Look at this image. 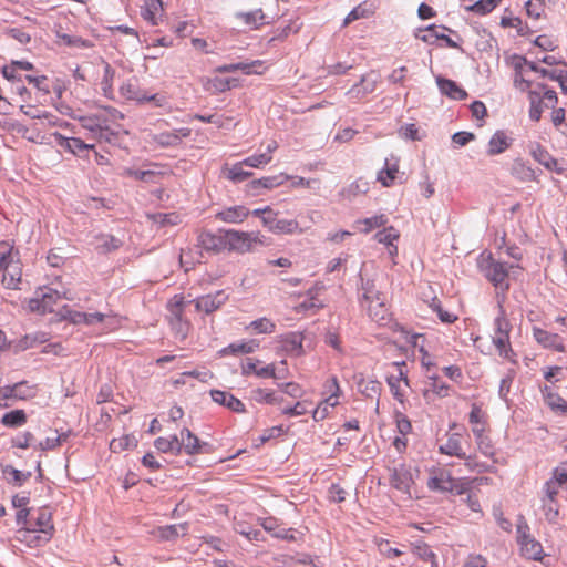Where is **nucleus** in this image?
<instances>
[{
    "label": "nucleus",
    "mask_w": 567,
    "mask_h": 567,
    "mask_svg": "<svg viewBox=\"0 0 567 567\" xmlns=\"http://www.w3.org/2000/svg\"><path fill=\"white\" fill-rule=\"evenodd\" d=\"M515 86L520 91H528L530 100V118L538 121L545 109L551 110L557 105L558 99L556 92L546 89L543 84H537L533 89V81L524 78L523 71H518L514 79Z\"/></svg>",
    "instance_id": "f257e3e1"
},
{
    "label": "nucleus",
    "mask_w": 567,
    "mask_h": 567,
    "mask_svg": "<svg viewBox=\"0 0 567 567\" xmlns=\"http://www.w3.org/2000/svg\"><path fill=\"white\" fill-rule=\"evenodd\" d=\"M0 249H2V284L8 289H18L22 276L20 254L7 241L0 243Z\"/></svg>",
    "instance_id": "f03ea898"
},
{
    "label": "nucleus",
    "mask_w": 567,
    "mask_h": 567,
    "mask_svg": "<svg viewBox=\"0 0 567 567\" xmlns=\"http://www.w3.org/2000/svg\"><path fill=\"white\" fill-rule=\"evenodd\" d=\"M512 328V323L507 319V316H496L493 323L492 342L501 358L515 362L516 353L514 352L509 340Z\"/></svg>",
    "instance_id": "7ed1b4c3"
},
{
    "label": "nucleus",
    "mask_w": 567,
    "mask_h": 567,
    "mask_svg": "<svg viewBox=\"0 0 567 567\" xmlns=\"http://www.w3.org/2000/svg\"><path fill=\"white\" fill-rule=\"evenodd\" d=\"M227 249L238 254H246L252 250L255 244H262V236L259 231L246 233L235 229L225 230Z\"/></svg>",
    "instance_id": "20e7f679"
},
{
    "label": "nucleus",
    "mask_w": 567,
    "mask_h": 567,
    "mask_svg": "<svg viewBox=\"0 0 567 567\" xmlns=\"http://www.w3.org/2000/svg\"><path fill=\"white\" fill-rule=\"evenodd\" d=\"M427 487L436 492H455L458 495L465 493L466 487L458 484L451 475V472L444 468L434 470L427 481Z\"/></svg>",
    "instance_id": "39448f33"
},
{
    "label": "nucleus",
    "mask_w": 567,
    "mask_h": 567,
    "mask_svg": "<svg viewBox=\"0 0 567 567\" xmlns=\"http://www.w3.org/2000/svg\"><path fill=\"white\" fill-rule=\"evenodd\" d=\"M184 299L183 297L175 296L168 303L169 311V324L176 337L184 340L187 337L189 323L183 319L184 312Z\"/></svg>",
    "instance_id": "423d86ee"
},
{
    "label": "nucleus",
    "mask_w": 567,
    "mask_h": 567,
    "mask_svg": "<svg viewBox=\"0 0 567 567\" xmlns=\"http://www.w3.org/2000/svg\"><path fill=\"white\" fill-rule=\"evenodd\" d=\"M514 266L509 267L505 262L496 261L489 258L487 265L483 268L484 276L493 284L496 289H509L508 270Z\"/></svg>",
    "instance_id": "0eeeda50"
},
{
    "label": "nucleus",
    "mask_w": 567,
    "mask_h": 567,
    "mask_svg": "<svg viewBox=\"0 0 567 567\" xmlns=\"http://www.w3.org/2000/svg\"><path fill=\"white\" fill-rule=\"evenodd\" d=\"M375 300H385V293L379 289L375 279L365 278L360 274V287L358 292L360 306H364L367 302H374Z\"/></svg>",
    "instance_id": "6e6552de"
},
{
    "label": "nucleus",
    "mask_w": 567,
    "mask_h": 567,
    "mask_svg": "<svg viewBox=\"0 0 567 567\" xmlns=\"http://www.w3.org/2000/svg\"><path fill=\"white\" fill-rule=\"evenodd\" d=\"M289 179V175L280 173L274 176H266L258 179H252L246 185V192L250 196H258L261 194V189H274L282 185Z\"/></svg>",
    "instance_id": "1a4fd4ad"
},
{
    "label": "nucleus",
    "mask_w": 567,
    "mask_h": 567,
    "mask_svg": "<svg viewBox=\"0 0 567 567\" xmlns=\"http://www.w3.org/2000/svg\"><path fill=\"white\" fill-rule=\"evenodd\" d=\"M264 218V227L275 234H293L299 229V224L295 219H279L278 213L274 209Z\"/></svg>",
    "instance_id": "9d476101"
},
{
    "label": "nucleus",
    "mask_w": 567,
    "mask_h": 567,
    "mask_svg": "<svg viewBox=\"0 0 567 567\" xmlns=\"http://www.w3.org/2000/svg\"><path fill=\"white\" fill-rule=\"evenodd\" d=\"M444 31H451L446 27L429 25L423 30H419L417 38L427 44H434L436 40H443L449 48L457 49L458 44L453 41Z\"/></svg>",
    "instance_id": "9b49d317"
},
{
    "label": "nucleus",
    "mask_w": 567,
    "mask_h": 567,
    "mask_svg": "<svg viewBox=\"0 0 567 567\" xmlns=\"http://www.w3.org/2000/svg\"><path fill=\"white\" fill-rule=\"evenodd\" d=\"M228 299V295L224 290H218L215 293L202 296L192 302L195 303L197 311H203L209 315L219 309Z\"/></svg>",
    "instance_id": "f8f14e48"
},
{
    "label": "nucleus",
    "mask_w": 567,
    "mask_h": 567,
    "mask_svg": "<svg viewBox=\"0 0 567 567\" xmlns=\"http://www.w3.org/2000/svg\"><path fill=\"white\" fill-rule=\"evenodd\" d=\"M33 526L35 527L42 536L37 537V544L39 543H48L53 533V524H52V514L47 507H42L38 511V515L34 520H32Z\"/></svg>",
    "instance_id": "ddd939ff"
},
{
    "label": "nucleus",
    "mask_w": 567,
    "mask_h": 567,
    "mask_svg": "<svg viewBox=\"0 0 567 567\" xmlns=\"http://www.w3.org/2000/svg\"><path fill=\"white\" fill-rule=\"evenodd\" d=\"M181 452L184 450L188 455L207 453L208 443H200L199 439L188 429L184 427L179 434Z\"/></svg>",
    "instance_id": "4468645a"
},
{
    "label": "nucleus",
    "mask_w": 567,
    "mask_h": 567,
    "mask_svg": "<svg viewBox=\"0 0 567 567\" xmlns=\"http://www.w3.org/2000/svg\"><path fill=\"white\" fill-rule=\"evenodd\" d=\"M198 243L203 249L215 254H218L227 249L224 229H219L217 234H213L209 231L202 233L198 236Z\"/></svg>",
    "instance_id": "2eb2a0df"
},
{
    "label": "nucleus",
    "mask_w": 567,
    "mask_h": 567,
    "mask_svg": "<svg viewBox=\"0 0 567 567\" xmlns=\"http://www.w3.org/2000/svg\"><path fill=\"white\" fill-rule=\"evenodd\" d=\"M141 16L151 25H158L164 17L162 0H141Z\"/></svg>",
    "instance_id": "dca6fc26"
},
{
    "label": "nucleus",
    "mask_w": 567,
    "mask_h": 567,
    "mask_svg": "<svg viewBox=\"0 0 567 567\" xmlns=\"http://www.w3.org/2000/svg\"><path fill=\"white\" fill-rule=\"evenodd\" d=\"M533 336H534L535 340L539 344H542L544 348L553 349L558 352L565 351V346H564L563 339L557 333H551L544 329L534 327Z\"/></svg>",
    "instance_id": "f3484780"
},
{
    "label": "nucleus",
    "mask_w": 567,
    "mask_h": 567,
    "mask_svg": "<svg viewBox=\"0 0 567 567\" xmlns=\"http://www.w3.org/2000/svg\"><path fill=\"white\" fill-rule=\"evenodd\" d=\"M210 396L215 403L223 405L233 412L244 413L246 411L245 404L229 392L212 390Z\"/></svg>",
    "instance_id": "a211bd4d"
},
{
    "label": "nucleus",
    "mask_w": 567,
    "mask_h": 567,
    "mask_svg": "<svg viewBox=\"0 0 567 567\" xmlns=\"http://www.w3.org/2000/svg\"><path fill=\"white\" fill-rule=\"evenodd\" d=\"M436 84L440 92L452 100L462 101L468 96L467 92L453 80L436 76Z\"/></svg>",
    "instance_id": "6ab92c4d"
},
{
    "label": "nucleus",
    "mask_w": 567,
    "mask_h": 567,
    "mask_svg": "<svg viewBox=\"0 0 567 567\" xmlns=\"http://www.w3.org/2000/svg\"><path fill=\"white\" fill-rule=\"evenodd\" d=\"M391 485L398 491L411 494L413 478L411 472L405 466L395 467L391 474Z\"/></svg>",
    "instance_id": "aec40b11"
},
{
    "label": "nucleus",
    "mask_w": 567,
    "mask_h": 567,
    "mask_svg": "<svg viewBox=\"0 0 567 567\" xmlns=\"http://www.w3.org/2000/svg\"><path fill=\"white\" fill-rule=\"evenodd\" d=\"M249 214L250 210L247 207L238 205L218 212L215 217L224 223L239 224L243 223Z\"/></svg>",
    "instance_id": "412c9836"
},
{
    "label": "nucleus",
    "mask_w": 567,
    "mask_h": 567,
    "mask_svg": "<svg viewBox=\"0 0 567 567\" xmlns=\"http://www.w3.org/2000/svg\"><path fill=\"white\" fill-rule=\"evenodd\" d=\"M462 433L453 432L449 434L444 444L439 446V452L449 456L465 457V452L462 447Z\"/></svg>",
    "instance_id": "4be33fe9"
},
{
    "label": "nucleus",
    "mask_w": 567,
    "mask_h": 567,
    "mask_svg": "<svg viewBox=\"0 0 567 567\" xmlns=\"http://www.w3.org/2000/svg\"><path fill=\"white\" fill-rule=\"evenodd\" d=\"M395 367H398L399 369V375L395 377V375H389L386 378V382L390 386V390L393 394V396L399 401V402H403V398H404V394L402 393L401 391V388H400V382L403 381L405 383V385H409V380H408V377L405 374V372L403 371V368L406 365V363L404 361H401V362H394L393 363Z\"/></svg>",
    "instance_id": "5701e85b"
},
{
    "label": "nucleus",
    "mask_w": 567,
    "mask_h": 567,
    "mask_svg": "<svg viewBox=\"0 0 567 567\" xmlns=\"http://www.w3.org/2000/svg\"><path fill=\"white\" fill-rule=\"evenodd\" d=\"M364 309L370 319L378 323H383L389 319V309L385 300H375L374 302H367L364 306H360Z\"/></svg>",
    "instance_id": "b1692460"
},
{
    "label": "nucleus",
    "mask_w": 567,
    "mask_h": 567,
    "mask_svg": "<svg viewBox=\"0 0 567 567\" xmlns=\"http://www.w3.org/2000/svg\"><path fill=\"white\" fill-rule=\"evenodd\" d=\"M354 381L357 384V388L360 393H362L364 396L370 399H377V402H379V396L381 393L382 384L377 380H369L367 381L363 377V374H357L354 375Z\"/></svg>",
    "instance_id": "393cba45"
},
{
    "label": "nucleus",
    "mask_w": 567,
    "mask_h": 567,
    "mask_svg": "<svg viewBox=\"0 0 567 567\" xmlns=\"http://www.w3.org/2000/svg\"><path fill=\"white\" fill-rule=\"evenodd\" d=\"M520 551L524 557L532 560H542L543 559V546L542 544L533 538L532 536H524V540L519 543Z\"/></svg>",
    "instance_id": "a878e982"
},
{
    "label": "nucleus",
    "mask_w": 567,
    "mask_h": 567,
    "mask_svg": "<svg viewBox=\"0 0 567 567\" xmlns=\"http://www.w3.org/2000/svg\"><path fill=\"white\" fill-rule=\"evenodd\" d=\"M303 337L299 332H289L282 337L281 343L284 350L295 357H300L303 354V346H302Z\"/></svg>",
    "instance_id": "bb28decb"
},
{
    "label": "nucleus",
    "mask_w": 567,
    "mask_h": 567,
    "mask_svg": "<svg viewBox=\"0 0 567 567\" xmlns=\"http://www.w3.org/2000/svg\"><path fill=\"white\" fill-rule=\"evenodd\" d=\"M369 188H370V185L367 181H364L363 178H358L357 181H354L347 187H343L339 192V196L342 199L351 202L357 196L367 194L369 192Z\"/></svg>",
    "instance_id": "cd10ccee"
},
{
    "label": "nucleus",
    "mask_w": 567,
    "mask_h": 567,
    "mask_svg": "<svg viewBox=\"0 0 567 567\" xmlns=\"http://www.w3.org/2000/svg\"><path fill=\"white\" fill-rule=\"evenodd\" d=\"M237 19H239L245 25L252 30H257L260 27L267 23L266 14L261 9H256L249 12H239L236 14Z\"/></svg>",
    "instance_id": "c85d7f7f"
},
{
    "label": "nucleus",
    "mask_w": 567,
    "mask_h": 567,
    "mask_svg": "<svg viewBox=\"0 0 567 567\" xmlns=\"http://www.w3.org/2000/svg\"><path fill=\"white\" fill-rule=\"evenodd\" d=\"M1 472L3 478L11 485L22 486L30 477L31 472H22L14 468L12 465H2Z\"/></svg>",
    "instance_id": "c756f323"
},
{
    "label": "nucleus",
    "mask_w": 567,
    "mask_h": 567,
    "mask_svg": "<svg viewBox=\"0 0 567 567\" xmlns=\"http://www.w3.org/2000/svg\"><path fill=\"white\" fill-rule=\"evenodd\" d=\"M529 69L534 71L536 74H539L540 78H548L553 81H557L560 84V87L564 92L567 93V73L564 70H546L544 68H539L534 63L528 64Z\"/></svg>",
    "instance_id": "7c9ffc66"
},
{
    "label": "nucleus",
    "mask_w": 567,
    "mask_h": 567,
    "mask_svg": "<svg viewBox=\"0 0 567 567\" xmlns=\"http://www.w3.org/2000/svg\"><path fill=\"white\" fill-rule=\"evenodd\" d=\"M121 94L131 101L148 102L155 100L156 95H150L145 91L127 82L121 86Z\"/></svg>",
    "instance_id": "2f4dec72"
},
{
    "label": "nucleus",
    "mask_w": 567,
    "mask_h": 567,
    "mask_svg": "<svg viewBox=\"0 0 567 567\" xmlns=\"http://www.w3.org/2000/svg\"><path fill=\"white\" fill-rule=\"evenodd\" d=\"M95 249L100 254H109L117 250L122 246V241L113 235L100 234L95 236Z\"/></svg>",
    "instance_id": "473e14b6"
},
{
    "label": "nucleus",
    "mask_w": 567,
    "mask_h": 567,
    "mask_svg": "<svg viewBox=\"0 0 567 567\" xmlns=\"http://www.w3.org/2000/svg\"><path fill=\"white\" fill-rule=\"evenodd\" d=\"M258 348V343L254 340L246 341V342H236L231 343L226 348H223L219 351V354L221 357L229 355V354H248L255 352V350Z\"/></svg>",
    "instance_id": "72a5a7b5"
},
{
    "label": "nucleus",
    "mask_w": 567,
    "mask_h": 567,
    "mask_svg": "<svg viewBox=\"0 0 567 567\" xmlns=\"http://www.w3.org/2000/svg\"><path fill=\"white\" fill-rule=\"evenodd\" d=\"M226 78L218 75L207 76L202 79V84L205 91L210 94L224 93L229 90Z\"/></svg>",
    "instance_id": "f704fd0d"
},
{
    "label": "nucleus",
    "mask_w": 567,
    "mask_h": 567,
    "mask_svg": "<svg viewBox=\"0 0 567 567\" xmlns=\"http://www.w3.org/2000/svg\"><path fill=\"white\" fill-rule=\"evenodd\" d=\"M154 446L162 453H172L175 455L181 454L179 437L173 435L171 437H157L154 441Z\"/></svg>",
    "instance_id": "c9c22d12"
},
{
    "label": "nucleus",
    "mask_w": 567,
    "mask_h": 567,
    "mask_svg": "<svg viewBox=\"0 0 567 567\" xmlns=\"http://www.w3.org/2000/svg\"><path fill=\"white\" fill-rule=\"evenodd\" d=\"M276 145L271 146L268 144L267 150L265 152L254 154L243 161L246 166L259 168L261 166L267 165L271 161V154L276 150Z\"/></svg>",
    "instance_id": "e433bc0d"
},
{
    "label": "nucleus",
    "mask_w": 567,
    "mask_h": 567,
    "mask_svg": "<svg viewBox=\"0 0 567 567\" xmlns=\"http://www.w3.org/2000/svg\"><path fill=\"white\" fill-rule=\"evenodd\" d=\"M501 24L505 28L515 29L520 37H529L534 33V30L518 17H505Z\"/></svg>",
    "instance_id": "4c0bfd02"
},
{
    "label": "nucleus",
    "mask_w": 567,
    "mask_h": 567,
    "mask_svg": "<svg viewBox=\"0 0 567 567\" xmlns=\"http://www.w3.org/2000/svg\"><path fill=\"white\" fill-rule=\"evenodd\" d=\"M188 526L186 523L178 525H167L157 529V536L163 540H173L181 535H185Z\"/></svg>",
    "instance_id": "58836bf2"
},
{
    "label": "nucleus",
    "mask_w": 567,
    "mask_h": 567,
    "mask_svg": "<svg viewBox=\"0 0 567 567\" xmlns=\"http://www.w3.org/2000/svg\"><path fill=\"white\" fill-rule=\"evenodd\" d=\"M29 509L28 508H18L16 520L21 528L18 530V534L23 536L24 538L32 534L35 529L32 527V519H29Z\"/></svg>",
    "instance_id": "ea45409f"
},
{
    "label": "nucleus",
    "mask_w": 567,
    "mask_h": 567,
    "mask_svg": "<svg viewBox=\"0 0 567 567\" xmlns=\"http://www.w3.org/2000/svg\"><path fill=\"white\" fill-rule=\"evenodd\" d=\"M533 155L535 159L543 164L546 168L556 171L558 173L563 172V168L558 166L557 159H555L547 151L543 150L539 145L535 151H533Z\"/></svg>",
    "instance_id": "a19ab883"
},
{
    "label": "nucleus",
    "mask_w": 567,
    "mask_h": 567,
    "mask_svg": "<svg viewBox=\"0 0 567 567\" xmlns=\"http://www.w3.org/2000/svg\"><path fill=\"white\" fill-rule=\"evenodd\" d=\"M1 423L7 427H20L27 423V414L23 410L7 412L2 416Z\"/></svg>",
    "instance_id": "79ce46f5"
},
{
    "label": "nucleus",
    "mask_w": 567,
    "mask_h": 567,
    "mask_svg": "<svg viewBox=\"0 0 567 567\" xmlns=\"http://www.w3.org/2000/svg\"><path fill=\"white\" fill-rule=\"evenodd\" d=\"M25 386V382H18L13 385H6L0 389V405L2 401L10 398L27 399L30 396L28 392H17V390Z\"/></svg>",
    "instance_id": "37998d69"
},
{
    "label": "nucleus",
    "mask_w": 567,
    "mask_h": 567,
    "mask_svg": "<svg viewBox=\"0 0 567 567\" xmlns=\"http://www.w3.org/2000/svg\"><path fill=\"white\" fill-rule=\"evenodd\" d=\"M244 166L246 165L241 161L239 163L234 164L230 168H226V177L235 183L244 182L251 175L250 172L244 169Z\"/></svg>",
    "instance_id": "c03bdc74"
},
{
    "label": "nucleus",
    "mask_w": 567,
    "mask_h": 567,
    "mask_svg": "<svg viewBox=\"0 0 567 567\" xmlns=\"http://www.w3.org/2000/svg\"><path fill=\"white\" fill-rule=\"evenodd\" d=\"M374 13L372 8L367 7L365 4H359L355 8H353L344 18L343 20V27L349 25L355 20L369 18Z\"/></svg>",
    "instance_id": "a18cd8bd"
},
{
    "label": "nucleus",
    "mask_w": 567,
    "mask_h": 567,
    "mask_svg": "<svg viewBox=\"0 0 567 567\" xmlns=\"http://www.w3.org/2000/svg\"><path fill=\"white\" fill-rule=\"evenodd\" d=\"M542 508L546 520L549 524H556L558 522L559 516V506L557 501L542 499Z\"/></svg>",
    "instance_id": "49530a36"
},
{
    "label": "nucleus",
    "mask_w": 567,
    "mask_h": 567,
    "mask_svg": "<svg viewBox=\"0 0 567 567\" xmlns=\"http://www.w3.org/2000/svg\"><path fill=\"white\" fill-rule=\"evenodd\" d=\"M251 398L258 403L279 404L282 398H278L274 392L265 389H256L251 391Z\"/></svg>",
    "instance_id": "de8ad7c7"
},
{
    "label": "nucleus",
    "mask_w": 567,
    "mask_h": 567,
    "mask_svg": "<svg viewBox=\"0 0 567 567\" xmlns=\"http://www.w3.org/2000/svg\"><path fill=\"white\" fill-rule=\"evenodd\" d=\"M40 296L42 298L41 302H44L49 312L53 311V306L58 302V300L62 298L61 293L58 290H53L50 288H48L47 291H43V289H41ZM63 298L72 300L71 297L66 296V292H63Z\"/></svg>",
    "instance_id": "09e8293b"
},
{
    "label": "nucleus",
    "mask_w": 567,
    "mask_h": 567,
    "mask_svg": "<svg viewBox=\"0 0 567 567\" xmlns=\"http://www.w3.org/2000/svg\"><path fill=\"white\" fill-rule=\"evenodd\" d=\"M398 173V164H391L388 159L385 161V168L379 172L378 181L382 183L383 186H390L396 177Z\"/></svg>",
    "instance_id": "8fccbe9b"
},
{
    "label": "nucleus",
    "mask_w": 567,
    "mask_h": 567,
    "mask_svg": "<svg viewBox=\"0 0 567 567\" xmlns=\"http://www.w3.org/2000/svg\"><path fill=\"white\" fill-rule=\"evenodd\" d=\"M512 173L517 178L524 182L535 179V172L519 159L515 161V163L513 164Z\"/></svg>",
    "instance_id": "3c124183"
},
{
    "label": "nucleus",
    "mask_w": 567,
    "mask_h": 567,
    "mask_svg": "<svg viewBox=\"0 0 567 567\" xmlns=\"http://www.w3.org/2000/svg\"><path fill=\"white\" fill-rule=\"evenodd\" d=\"M65 152L78 157H90L95 144H60Z\"/></svg>",
    "instance_id": "603ef678"
},
{
    "label": "nucleus",
    "mask_w": 567,
    "mask_h": 567,
    "mask_svg": "<svg viewBox=\"0 0 567 567\" xmlns=\"http://www.w3.org/2000/svg\"><path fill=\"white\" fill-rule=\"evenodd\" d=\"M326 391L330 393V395L327 398V404L330 406H336L339 403L338 399L340 395V386L336 377H331L327 381Z\"/></svg>",
    "instance_id": "864d4df0"
},
{
    "label": "nucleus",
    "mask_w": 567,
    "mask_h": 567,
    "mask_svg": "<svg viewBox=\"0 0 567 567\" xmlns=\"http://www.w3.org/2000/svg\"><path fill=\"white\" fill-rule=\"evenodd\" d=\"M544 3L542 0H528L525 3L526 14L535 20H539L545 14Z\"/></svg>",
    "instance_id": "5fc2aeb1"
},
{
    "label": "nucleus",
    "mask_w": 567,
    "mask_h": 567,
    "mask_svg": "<svg viewBox=\"0 0 567 567\" xmlns=\"http://www.w3.org/2000/svg\"><path fill=\"white\" fill-rule=\"evenodd\" d=\"M25 80L33 84V86L39 91L42 92L44 95L50 94L51 92V85L49 83V80L45 75H25Z\"/></svg>",
    "instance_id": "6e6d98bb"
},
{
    "label": "nucleus",
    "mask_w": 567,
    "mask_h": 567,
    "mask_svg": "<svg viewBox=\"0 0 567 567\" xmlns=\"http://www.w3.org/2000/svg\"><path fill=\"white\" fill-rule=\"evenodd\" d=\"M302 27V22L299 18L292 19L289 21V23L284 27L282 29L278 30L277 35L275 37L278 40L286 39L290 34H296L300 31Z\"/></svg>",
    "instance_id": "4d7b16f0"
},
{
    "label": "nucleus",
    "mask_w": 567,
    "mask_h": 567,
    "mask_svg": "<svg viewBox=\"0 0 567 567\" xmlns=\"http://www.w3.org/2000/svg\"><path fill=\"white\" fill-rule=\"evenodd\" d=\"M249 327L257 333H272L276 329V324L268 318L254 320Z\"/></svg>",
    "instance_id": "13d9d810"
},
{
    "label": "nucleus",
    "mask_w": 567,
    "mask_h": 567,
    "mask_svg": "<svg viewBox=\"0 0 567 567\" xmlns=\"http://www.w3.org/2000/svg\"><path fill=\"white\" fill-rule=\"evenodd\" d=\"M501 1L502 0H478L470 8V10L480 14H486L493 11Z\"/></svg>",
    "instance_id": "bf43d9fd"
},
{
    "label": "nucleus",
    "mask_w": 567,
    "mask_h": 567,
    "mask_svg": "<svg viewBox=\"0 0 567 567\" xmlns=\"http://www.w3.org/2000/svg\"><path fill=\"white\" fill-rule=\"evenodd\" d=\"M431 308L437 313L440 320L444 323H453L455 320H457V316L444 310L441 307V302L436 298L432 300Z\"/></svg>",
    "instance_id": "052dcab7"
},
{
    "label": "nucleus",
    "mask_w": 567,
    "mask_h": 567,
    "mask_svg": "<svg viewBox=\"0 0 567 567\" xmlns=\"http://www.w3.org/2000/svg\"><path fill=\"white\" fill-rule=\"evenodd\" d=\"M414 554L417 557H420L421 559H423L424 561H431L432 567H437V564L435 561V554L432 551V549L430 548L429 545H426V544L416 545L414 547Z\"/></svg>",
    "instance_id": "680f3d73"
},
{
    "label": "nucleus",
    "mask_w": 567,
    "mask_h": 567,
    "mask_svg": "<svg viewBox=\"0 0 567 567\" xmlns=\"http://www.w3.org/2000/svg\"><path fill=\"white\" fill-rule=\"evenodd\" d=\"M461 458L465 461L464 465L472 472H476L480 474L489 471V466L486 465L485 463L478 462L475 455L465 454V457Z\"/></svg>",
    "instance_id": "e2e57ef3"
},
{
    "label": "nucleus",
    "mask_w": 567,
    "mask_h": 567,
    "mask_svg": "<svg viewBox=\"0 0 567 567\" xmlns=\"http://www.w3.org/2000/svg\"><path fill=\"white\" fill-rule=\"evenodd\" d=\"M238 70L243 71L245 74H262L266 71L264 66V62L256 60L251 63H238Z\"/></svg>",
    "instance_id": "0e129e2a"
},
{
    "label": "nucleus",
    "mask_w": 567,
    "mask_h": 567,
    "mask_svg": "<svg viewBox=\"0 0 567 567\" xmlns=\"http://www.w3.org/2000/svg\"><path fill=\"white\" fill-rule=\"evenodd\" d=\"M534 44L544 51H554L557 48V40L551 35L542 34L535 39Z\"/></svg>",
    "instance_id": "69168bd1"
},
{
    "label": "nucleus",
    "mask_w": 567,
    "mask_h": 567,
    "mask_svg": "<svg viewBox=\"0 0 567 567\" xmlns=\"http://www.w3.org/2000/svg\"><path fill=\"white\" fill-rule=\"evenodd\" d=\"M476 445L478 451L486 457H494L495 450L492 444L491 439L487 435L482 436V439L476 440Z\"/></svg>",
    "instance_id": "338daca9"
},
{
    "label": "nucleus",
    "mask_w": 567,
    "mask_h": 567,
    "mask_svg": "<svg viewBox=\"0 0 567 567\" xmlns=\"http://www.w3.org/2000/svg\"><path fill=\"white\" fill-rule=\"evenodd\" d=\"M399 234L395 231L393 227L385 228L375 234V238L379 243L385 245H392V243L398 239Z\"/></svg>",
    "instance_id": "774afa93"
}]
</instances>
